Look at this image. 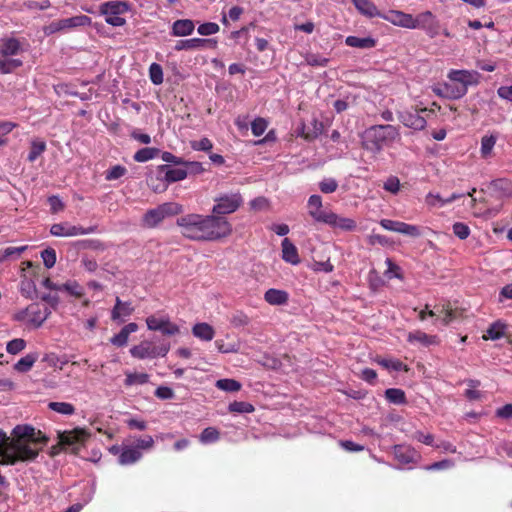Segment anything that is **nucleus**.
I'll list each match as a JSON object with an SVG mask.
<instances>
[{
    "mask_svg": "<svg viewBox=\"0 0 512 512\" xmlns=\"http://www.w3.org/2000/svg\"><path fill=\"white\" fill-rule=\"evenodd\" d=\"M496 144V137L494 136H484L481 139V154L484 158L489 156L492 152V149L494 148Z\"/></svg>",
    "mask_w": 512,
    "mask_h": 512,
    "instance_id": "nucleus-53",
    "label": "nucleus"
},
{
    "mask_svg": "<svg viewBox=\"0 0 512 512\" xmlns=\"http://www.w3.org/2000/svg\"><path fill=\"white\" fill-rule=\"evenodd\" d=\"M399 137L398 129L393 125H374L365 132L363 147L372 152H380L385 145Z\"/></svg>",
    "mask_w": 512,
    "mask_h": 512,
    "instance_id": "nucleus-4",
    "label": "nucleus"
},
{
    "mask_svg": "<svg viewBox=\"0 0 512 512\" xmlns=\"http://www.w3.org/2000/svg\"><path fill=\"white\" fill-rule=\"evenodd\" d=\"M160 172V176L164 177V179L168 182V185L182 181L188 176V170H185L184 168H173L168 164L160 165Z\"/></svg>",
    "mask_w": 512,
    "mask_h": 512,
    "instance_id": "nucleus-18",
    "label": "nucleus"
},
{
    "mask_svg": "<svg viewBox=\"0 0 512 512\" xmlns=\"http://www.w3.org/2000/svg\"><path fill=\"white\" fill-rule=\"evenodd\" d=\"M334 229H340L342 231H354L357 227L356 222L347 217H341L334 212H331L329 221L326 223Z\"/></svg>",
    "mask_w": 512,
    "mask_h": 512,
    "instance_id": "nucleus-21",
    "label": "nucleus"
},
{
    "mask_svg": "<svg viewBox=\"0 0 512 512\" xmlns=\"http://www.w3.org/2000/svg\"><path fill=\"white\" fill-rule=\"evenodd\" d=\"M319 188L322 193L329 194L333 193L338 188V183L333 178H327L319 183Z\"/></svg>",
    "mask_w": 512,
    "mask_h": 512,
    "instance_id": "nucleus-61",
    "label": "nucleus"
},
{
    "mask_svg": "<svg viewBox=\"0 0 512 512\" xmlns=\"http://www.w3.org/2000/svg\"><path fill=\"white\" fill-rule=\"evenodd\" d=\"M195 30V23L190 19H178L173 22L170 34L174 37L191 35Z\"/></svg>",
    "mask_w": 512,
    "mask_h": 512,
    "instance_id": "nucleus-20",
    "label": "nucleus"
},
{
    "mask_svg": "<svg viewBox=\"0 0 512 512\" xmlns=\"http://www.w3.org/2000/svg\"><path fill=\"white\" fill-rule=\"evenodd\" d=\"M62 291L68 292L70 295L80 298L84 295L83 288L76 282H67L62 284Z\"/></svg>",
    "mask_w": 512,
    "mask_h": 512,
    "instance_id": "nucleus-55",
    "label": "nucleus"
},
{
    "mask_svg": "<svg viewBox=\"0 0 512 512\" xmlns=\"http://www.w3.org/2000/svg\"><path fill=\"white\" fill-rule=\"evenodd\" d=\"M48 407L62 415H72L75 413V407L68 402H49Z\"/></svg>",
    "mask_w": 512,
    "mask_h": 512,
    "instance_id": "nucleus-43",
    "label": "nucleus"
},
{
    "mask_svg": "<svg viewBox=\"0 0 512 512\" xmlns=\"http://www.w3.org/2000/svg\"><path fill=\"white\" fill-rule=\"evenodd\" d=\"M49 438L29 425H17L8 436L0 429V466L36 459Z\"/></svg>",
    "mask_w": 512,
    "mask_h": 512,
    "instance_id": "nucleus-1",
    "label": "nucleus"
},
{
    "mask_svg": "<svg viewBox=\"0 0 512 512\" xmlns=\"http://www.w3.org/2000/svg\"><path fill=\"white\" fill-rule=\"evenodd\" d=\"M22 265L24 267H22L21 281L19 286L20 293L26 299L33 300L37 298V288L34 280L25 273V267L32 268L34 265L31 261H24Z\"/></svg>",
    "mask_w": 512,
    "mask_h": 512,
    "instance_id": "nucleus-13",
    "label": "nucleus"
},
{
    "mask_svg": "<svg viewBox=\"0 0 512 512\" xmlns=\"http://www.w3.org/2000/svg\"><path fill=\"white\" fill-rule=\"evenodd\" d=\"M158 331L164 336H174L180 333V328L176 323L172 322L170 318H165L164 324Z\"/></svg>",
    "mask_w": 512,
    "mask_h": 512,
    "instance_id": "nucleus-52",
    "label": "nucleus"
},
{
    "mask_svg": "<svg viewBox=\"0 0 512 512\" xmlns=\"http://www.w3.org/2000/svg\"><path fill=\"white\" fill-rule=\"evenodd\" d=\"M192 334L203 341H211L214 338V328L205 322L197 323L192 328Z\"/></svg>",
    "mask_w": 512,
    "mask_h": 512,
    "instance_id": "nucleus-32",
    "label": "nucleus"
},
{
    "mask_svg": "<svg viewBox=\"0 0 512 512\" xmlns=\"http://www.w3.org/2000/svg\"><path fill=\"white\" fill-rule=\"evenodd\" d=\"M489 189L495 193V196L498 199L512 197V183L505 178L491 181Z\"/></svg>",
    "mask_w": 512,
    "mask_h": 512,
    "instance_id": "nucleus-19",
    "label": "nucleus"
},
{
    "mask_svg": "<svg viewBox=\"0 0 512 512\" xmlns=\"http://www.w3.org/2000/svg\"><path fill=\"white\" fill-rule=\"evenodd\" d=\"M435 309H437V316L444 326H448L453 321L462 318L464 312L461 308L453 307L450 302L436 305Z\"/></svg>",
    "mask_w": 512,
    "mask_h": 512,
    "instance_id": "nucleus-14",
    "label": "nucleus"
},
{
    "mask_svg": "<svg viewBox=\"0 0 512 512\" xmlns=\"http://www.w3.org/2000/svg\"><path fill=\"white\" fill-rule=\"evenodd\" d=\"M154 395L161 400H170L175 397L173 389L168 386H159L155 390Z\"/></svg>",
    "mask_w": 512,
    "mask_h": 512,
    "instance_id": "nucleus-64",
    "label": "nucleus"
},
{
    "mask_svg": "<svg viewBox=\"0 0 512 512\" xmlns=\"http://www.w3.org/2000/svg\"><path fill=\"white\" fill-rule=\"evenodd\" d=\"M37 361V356L35 354H27L22 357L20 360L16 362L14 365L15 370L21 373L28 372Z\"/></svg>",
    "mask_w": 512,
    "mask_h": 512,
    "instance_id": "nucleus-38",
    "label": "nucleus"
},
{
    "mask_svg": "<svg viewBox=\"0 0 512 512\" xmlns=\"http://www.w3.org/2000/svg\"><path fill=\"white\" fill-rule=\"evenodd\" d=\"M158 208L162 212L164 218L168 216L178 215L179 213L182 212V206L174 202L163 203L159 205Z\"/></svg>",
    "mask_w": 512,
    "mask_h": 512,
    "instance_id": "nucleus-46",
    "label": "nucleus"
},
{
    "mask_svg": "<svg viewBox=\"0 0 512 512\" xmlns=\"http://www.w3.org/2000/svg\"><path fill=\"white\" fill-rule=\"evenodd\" d=\"M51 310L46 306H41L38 303H32L25 309L17 311L13 315V319L19 322L27 321L35 328H39L46 319L50 316Z\"/></svg>",
    "mask_w": 512,
    "mask_h": 512,
    "instance_id": "nucleus-6",
    "label": "nucleus"
},
{
    "mask_svg": "<svg viewBox=\"0 0 512 512\" xmlns=\"http://www.w3.org/2000/svg\"><path fill=\"white\" fill-rule=\"evenodd\" d=\"M345 44L353 48L370 49L376 46L377 41L376 39L370 36L364 38H360L357 36H348L345 39Z\"/></svg>",
    "mask_w": 512,
    "mask_h": 512,
    "instance_id": "nucleus-31",
    "label": "nucleus"
},
{
    "mask_svg": "<svg viewBox=\"0 0 512 512\" xmlns=\"http://www.w3.org/2000/svg\"><path fill=\"white\" fill-rule=\"evenodd\" d=\"M216 387L226 392H237L241 389L242 385L235 379H220L216 381Z\"/></svg>",
    "mask_w": 512,
    "mask_h": 512,
    "instance_id": "nucleus-40",
    "label": "nucleus"
},
{
    "mask_svg": "<svg viewBox=\"0 0 512 512\" xmlns=\"http://www.w3.org/2000/svg\"><path fill=\"white\" fill-rule=\"evenodd\" d=\"M453 233L461 240H465L470 235V228L467 224L456 222L452 226Z\"/></svg>",
    "mask_w": 512,
    "mask_h": 512,
    "instance_id": "nucleus-60",
    "label": "nucleus"
},
{
    "mask_svg": "<svg viewBox=\"0 0 512 512\" xmlns=\"http://www.w3.org/2000/svg\"><path fill=\"white\" fill-rule=\"evenodd\" d=\"M21 51V44L16 38H5L1 40L0 53L11 58Z\"/></svg>",
    "mask_w": 512,
    "mask_h": 512,
    "instance_id": "nucleus-29",
    "label": "nucleus"
},
{
    "mask_svg": "<svg viewBox=\"0 0 512 512\" xmlns=\"http://www.w3.org/2000/svg\"><path fill=\"white\" fill-rule=\"evenodd\" d=\"M386 399L393 404H405L406 403V395L402 389L399 388H389L385 391Z\"/></svg>",
    "mask_w": 512,
    "mask_h": 512,
    "instance_id": "nucleus-39",
    "label": "nucleus"
},
{
    "mask_svg": "<svg viewBox=\"0 0 512 512\" xmlns=\"http://www.w3.org/2000/svg\"><path fill=\"white\" fill-rule=\"evenodd\" d=\"M383 189L392 193L397 194L400 191V181L396 176H390L383 184Z\"/></svg>",
    "mask_w": 512,
    "mask_h": 512,
    "instance_id": "nucleus-63",
    "label": "nucleus"
},
{
    "mask_svg": "<svg viewBox=\"0 0 512 512\" xmlns=\"http://www.w3.org/2000/svg\"><path fill=\"white\" fill-rule=\"evenodd\" d=\"M313 129L306 128L305 126L302 129V137L308 141H312L316 139L323 130V125L317 119H313Z\"/></svg>",
    "mask_w": 512,
    "mask_h": 512,
    "instance_id": "nucleus-41",
    "label": "nucleus"
},
{
    "mask_svg": "<svg viewBox=\"0 0 512 512\" xmlns=\"http://www.w3.org/2000/svg\"><path fill=\"white\" fill-rule=\"evenodd\" d=\"M412 15L398 11V10H389L387 13H382L380 18L390 22L395 26H399L402 28L410 29L412 24Z\"/></svg>",
    "mask_w": 512,
    "mask_h": 512,
    "instance_id": "nucleus-16",
    "label": "nucleus"
},
{
    "mask_svg": "<svg viewBox=\"0 0 512 512\" xmlns=\"http://www.w3.org/2000/svg\"><path fill=\"white\" fill-rule=\"evenodd\" d=\"M165 318H169V316H159L157 314L148 316L146 318L147 328L151 331H158L164 324Z\"/></svg>",
    "mask_w": 512,
    "mask_h": 512,
    "instance_id": "nucleus-50",
    "label": "nucleus"
},
{
    "mask_svg": "<svg viewBox=\"0 0 512 512\" xmlns=\"http://www.w3.org/2000/svg\"><path fill=\"white\" fill-rule=\"evenodd\" d=\"M149 77L153 84L160 85L163 83V70L161 65L152 63L149 67Z\"/></svg>",
    "mask_w": 512,
    "mask_h": 512,
    "instance_id": "nucleus-48",
    "label": "nucleus"
},
{
    "mask_svg": "<svg viewBox=\"0 0 512 512\" xmlns=\"http://www.w3.org/2000/svg\"><path fill=\"white\" fill-rule=\"evenodd\" d=\"M267 126L268 122L264 118L258 117L254 119L251 123L252 134L256 137L261 136L267 129Z\"/></svg>",
    "mask_w": 512,
    "mask_h": 512,
    "instance_id": "nucleus-57",
    "label": "nucleus"
},
{
    "mask_svg": "<svg viewBox=\"0 0 512 512\" xmlns=\"http://www.w3.org/2000/svg\"><path fill=\"white\" fill-rule=\"evenodd\" d=\"M149 381V375L147 373H126L125 385L132 386L135 384H146Z\"/></svg>",
    "mask_w": 512,
    "mask_h": 512,
    "instance_id": "nucleus-44",
    "label": "nucleus"
},
{
    "mask_svg": "<svg viewBox=\"0 0 512 512\" xmlns=\"http://www.w3.org/2000/svg\"><path fill=\"white\" fill-rule=\"evenodd\" d=\"M41 258L46 268H52L56 263V251L53 248L44 249Z\"/></svg>",
    "mask_w": 512,
    "mask_h": 512,
    "instance_id": "nucleus-58",
    "label": "nucleus"
},
{
    "mask_svg": "<svg viewBox=\"0 0 512 512\" xmlns=\"http://www.w3.org/2000/svg\"><path fill=\"white\" fill-rule=\"evenodd\" d=\"M131 8V4L128 1L123 0H112L102 3L99 6V12L105 16L107 24L120 27L126 24V20L123 17Z\"/></svg>",
    "mask_w": 512,
    "mask_h": 512,
    "instance_id": "nucleus-5",
    "label": "nucleus"
},
{
    "mask_svg": "<svg viewBox=\"0 0 512 512\" xmlns=\"http://www.w3.org/2000/svg\"><path fill=\"white\" fill-rule=\"evenodd\" d=\"M220 438L219 431L214 427L205 428L200 435V440L203 443L216 442Z\"/></svg>",
    "mask_w": 512,
    "mask_h": 512,
    "instance_id": "nucleus-51",
    "label": "nucleus"
},
{
    "mask_svg": "<svg viewBox=\"0 0 512 512\" xmlns=\"http://www.w3.org/2000/svg\"><path fill=\"white\" fill-rule=\"evenodd\" d=\"M448 82L433 88V92L442 98L457 100L465 96L469 86H476L481 75L475 70L451 69L447 74Z\"/></svg>",
    "mask_w": 512,
    "mask_h": 512,
    "instance_id": "nucleus-3",
    "label": "nucleus"
},
{
    "mask_svg": "<svg viewBox=\"0 0 512 512\" xmlns=\"http://www.w3.org/2000/svg\"><path fill=\"white\" fill-rule=\"evenodd\" d=\"M213 206V216L222 217V215L231 214L239 209L243 204V198L240 193L223 194L215 199Z\"/></svg>",
    "mask_w": 512,
    "mask_h": 512,
    "instance_id": "nucleus-8",
    "label": "nucleus"
},
{
    "mask_svg": "<svg viewBox=\"0 0 512 512\" xmlns=\"http://www.w3.org/2000/svg\"><path fill=\"white\" fill-rule=\"evenodd\" d=\"M62 30H71L77 27L89 26L91 18L86 15H77L70 18L60 19Z\"/></svg>",
    "mask_w": 512,
    "mask_h": 512,
    "instance_id": "nucleus-28",
    "label": "nucleus"
},
{
    "mask_svg": "<svg viewBox=\"0 0 512 512\" xmlns=\"http://www.w3.org/2000/svg\"><path fill=\"white\" fill-rule=\"evenodd\" d=\"M504 336H510L509 326L502 320L493 322L483 334L484 340H498Z\"/></svg>",
    "mask_w": 512,
    "mask_h": 512,
    "instance_id": "nucleus-17",
    "label": "nucleus"
},
{
    "mask_svg": "<svg viewBox=\"0 0 512 512\" xmlns=\"http://www.w3.org/2000/svg\"><path fill=\"white\" fill-rule=\"evenodd\" d=\"M354 4L357 11L368 17V18H374V17H381L382 12L378 10L376 5L371 0H351Z\"/></svg>",
    "mask_w": 512,
    "mask_h": 512,
    "instance_id": "nucleus-24",
    "label": "nucleus"
},
{
    "mask_svg": "<svg viewBox=\"0 0 512 512\" xmlns=\"http://www.w3.org/2000/svg\"><path fill=\"white\" fill-rule=\"evenodd\" d=\"M181 234L194 241H217L232 233L231 223L224 217L187 214L177 219Z\"/></svg>",
    "mask_w": 512,
    "mask_h": 512,
    "instance_id": "nucleus-2",
    "label": "nucleus"
},
{
    "mask_svg": "<svg viewBox=\"0 0 512 512\" xmlns=\"http://www.w3.org/2000/svg\"><path fill=\"white\" fill-rule=\"evenodd\" d=\"M398 233L408 235L411 237H419L421 235L420 229L416 225H411L405 222L401 223L400 229H398Z\"/></svg>",
    "mask_w": 512,
    "mask_h": 512,
    "instance_id": "nucleus-62",
    "label": "nucleus"
},
{
    "mask_svg": "<svg viewBox=\"0 0 512 512\" xmlns=\"http://www.w3.org/2000/svg\"><path fill=\"white\" fill-rule=\"evenodd\" d=\"M407 340L409 342H420L421 344L425 346H429L436 343V336L428 335L425 332H422L420 330L410 332L408 334Z\"/></svg>",
    "mask_w": 512,
    "mask_h": 512,
    "instance_id": "nucleus-36",
    "label": "nucleus"
},
{
    "mask_svg": "<svg viewBox=\"0 0 512 512\" xmlns=\"http://www.w3.org/2000/svg\"><path fill=\"white\" fill-rule=\"evenodd\" d=\"M434 19L435 16L431 11L419 13L416 17H412L413 25H411L410 29H422L425 31Z\"/></svg>",
    "mask_w": 512,
    "mask_h": 512,
    "instance_id": "nucleus-33",
    "label": "nucleus"
},
{
    "mask_svg": "<svg viewBox=\"0 0 512 512\" xmlns=\"http://www.w3.org/2000/svg\"><path fill=\"white\" fill-rule=\"evenodd\" d=\"M165 218L158 207L148 210L144 215V223L150 228L156 227Z\"/></svg>",
    "mask_w": 512,
    "mask_h": 512,
    "instance_id": "nucleus-37",
    "label": "nucleus"
},
{
    "mask_svg": "<svg viewBox=\"0 0 512 512\" xmlns=\"http://www.w3.org/2000/svg\"><path fill=\"white\" fill-rule=\"evenodd\" d=\"M142 458V452L133 445H123L118 462L121 465H131Z\"/></svg>",
    "mask_w": 512,
    "mask_h": 512,
    "instance_id": "nucleus-22",
    "label": "nucleus"
},
{
    "mask_svg": "<svg viewBox=\"0 0 512 512\" xmlns=\"http://www.w3.org/2000/svg\"><path fill=\"white\" fill-rule=\"evenodd\" d=\"M281 246L282 258L285 262L292 265H297L300 263L301 260L298 254V249L288 238L283 239Z\"/></svg>",
    "mask_w": 512,
    "mask_h": 512,
    "instance_id": "nucleus-25",
    "label": "nucleus"
},
{
    "mask_svg": "<svg viewBox=\"0 0 512 512\" xmlns=\"http://www.w3.org/2000/svg\"><path fill=\"white\" fill-rule=\"evenodd\" d=\"M127 172V169L122 165H115L105 172V179L112 181L121 178Z\"/></svg>",
    "mask_w": 512,
    "mask_h": 512,
    "instance_id": "nucleus-54",
    "label": "nucleus"
},
{
    "mask_svg": "<svg viewBox=\"0 0 512 512\" xmlns=\"http://www.w3.org/2000/svg\"><path fill=\"white\" fill-rule=\"evenodd\" d=\"M160 153V150L155 147H146L139 149L133 156L134 161L143 163L154 159Z\"/></svg>",
    "mask_w": 512,
    "mask_h": 512,
    "instance_id": "nucleus-35",
    "label": "nucleus"
},
{
    "mask_svg": "<svg viewBox=\"0 0 512 512\" xmlns=\"http://www.w3.org/2000/svg\"><path fill=\"white\" fill-rule=\"evenodd\" d=\"M23 62L19 59L9 58L0 53V73L9 74L21 67Z\"/></svg>",
    "mask_w": 512,
    "mask_h": 512,
    "instance_id": "nucleus-34",
    "label": "nucleus"
},
{
    "mask_svg": "<svg viewBox=\"0 0 512 512\" xmlns=\"http://www.w3.org/2000/svg\"><path fill=\"white\" fill-rule=\"evenodd\" d=\"M309 215L319 223L326 224L329 221L331 210L323 209L322 198L319 195H311L307 203Z\"/></svg>",
    "mask_w": 512,
    "mask_h": 512,
    "instance_id": "nucleus-11",
    "label": "nucleus"
},
{
    "mask_svg": "<svg viewBox=\"0 0 512 512\" xmlns=\"http://www.w3.org/2000/svg\"><path fill=\"white\" fill-rule=\"evenodd\" d=\"M393 455L401 465L416 464L421 459L420 453L408 445H395Z\"/></svg>",
    "mask_w": 512,
    "mask_h": 512,
    "instance_id": "nucleus-12",
    "label": "nucleus"
},
{
    "mask_svg": "<svg viewBox=\"0 0 512 512\" xmlns=\"http://www.w3.org/2000/svg\"><path fill=\"white\" fill-rule=\"evenodd\" d=\"M97 231V226L84 228L82 226L72 225L68 222L55 223L50 228V233L56 237H72L78 235H87Z\"/></svg>",
    "mask_w": 512,
    "mask_h": 512,
    "instance_id": "nucleus-9",
    "label": "nucleus"
},
{
    "mask_svg": "<svg viewBox=\"0 0 512 512\" xmlns=\"http://www.w3.org/2000/svg\"><path fill=\"white\" fill-rule=\"evenodd\" d=\"M46 150L44 141L33 140L30 145V151L27 156L29 162H34Z\"/></svg>",
    "mask_w": 512,
    "mask_h": 512,
    "instance_id": "nucleus-42",
    "label": "nucleus"
},
{
    "mask_svg": "<svg viewBox=\"0 0 512 512\" xmlns=\"http://www.w3.org/2000/svg\"><path fill=\"white\" fill-rule=\"evenodd\" d=\"M465 194L453 193L450 197L444 199L439 194L428 193L425 198V202L431 207H443L446 204L452 203L453 201L460 199Z\"/></svg>",
    "mask_w": 512,
    "mask_h": 512,
    "instance_id": "nucleus-30",
    "label": "nucleus"
},
{
    "mask_svg": "<svg viewBox=\"0 0 512 512\" xmlns=\"http://www.w3.org/2000/svg\"><path fill=\"white\" fill-rule=\"evenodd\" d=\"M400 121L406 127L412 128L414 130H422L425 128L427 122L424 117L419 115L417 112L415 113H402L399 117Z\"/></svg>",
    "mask_w": 512,
    "mask_h": 512,
    "instance_id": "nucleus-26",
    "label": "nucleus"
},
{
    "mask_svg": "<svg viewBox=\"0 0 512 512\" xmlns=\"http://www.w3.org/2000/svg\"><path fill=\"white\" fill-rule=\"evenodd\" d=\"M17 126V124L10 121L0 122V146H5L8 143V134Z\"/></svg>",
    "mask_w": 512,
    "mask_h": 512,
    "instance_id": "nucleus-49",
    "label": "nucleus"
},
{
    "mask_svg": "<svg viewBox=\"0 0 512 512\" xmlns=\"http://www.w3.org/2000/svg\"><path fill=\"white\" fill-rule=\"evenodd\" d=\"M25 347H26L25 340L21 339V338H16L7 343L6 351L9 354L15 355V354L21 352L22 350H24Z\"/></svg>",
    "mask_w": 512,
    "mask_h": 512,
    "instance_id": "nucleus-56",
    "label": "nucleus"
},
{
    "mask_svg": "<svg viewBox=\"0 0 512 512\" xmlns=\"http://www.w3.org/2000/svg\"><path fill=\"white\" fill-rule=\"evenodd\" d=\"M170 350V344L161 342L159 345L151 341H142L130 349V354L137 359L165 357Z\"/></svg>",
    "mask_w": 512,
    "mask_h": 512,
    "instance_id": "nucleus-7",
    "label": "nucleus"
},
{
    "mask_svg": "<svg viewBox=\"0 0 512 512\" xmlns=\"http://www.w3.org/2000/svg\"><path fill=\"white\" fill-rule=\"evenodd\" d=\"M220 27L217 23L214 22H206L198 26L197 32L202 36H209L216 34L219 31Z\"/></svg>",
    "mask_w": 512,
    "mask_h": 512,
    "instance_id": "nucleus-59",
    "label": "nucleus"
},
{
    "mask_svg": "<svg viewBox=\"0 0 512 512\" xmlns=\"http://www.w3.org/2000/svg\"><path fill=\"white\" fill-rule=\"evenodd\" d=\"M87 434L84 430L76 428L71 431L58 432L60 445L63 447H71L73 452H77L85 441Z\"/></svg>",
    "mask_w": 512,
    "mask_h": 512,
    "instance_id": "nucleus-10",
    "label": "nucleus"
},
{
    "mask_svg": "<svg viewBox=\"0 0 512 512\" xmlns=\"http://www.w3.org/2000/svg\"><path fill=\"white\" fill-rule=\"evenodd\" d=\"M27 246L21 247H7L5 249L0 250V262H3L11 257H19L25 250Z\"/></svg>",
    "mask_w": 512,
    "mask_h": 512,
    "instance_id": "nucleus-47",
    "label": "nucleus"
},
{
    "mask_svg": "<svg viewBox=\"0 0 512 512\" xmlns=\"http://www.w3.org/2000/svg\"><path fill=\"white\" fill-rule=\"evenodd\" d=\"M228 410L232 413H252L255 408L249 402L234 401L229 404Z\"/></svg>",
    "mask_w": 512,
    "mask_h": 512,
    "instance_id": "nucleus-45",
    "label": "nucleus"
},
{
    "mask_svg": "<svg viewBox=\"0 0 512 512\" xmlns=\"http://www.w3.org/2000/svg\"><path fill=\"white\" fill-rule=\"evenodd\" d=\"M217 41L215 39L191 38L186 40H179L174 47L175 51L182 50H198L206 47L216 48Z\"/></svg>",
    "mask_w": 512,
    "mask_h": 512,
    "instance_id": "nucleus-15",
    "label": "nucleus"
},
{
    "mask_svg": "<svg viewBox=\"0 0 512 512\" xmlns=\"http://www.w3.org/2000/svg\"><path fill=\"white\" fill-rule=\"evenodd\" d=\"M160 174H161V172H160V165H159L147 177V185L155 193L165 192L169 186L168 182L164 179V177L160 176Z\"/></svg>",
    "mask_w": 512,
    "mask_h": 512,
    "instance_id": "nucleus-23",
    "label": "nucleus"
},
{
    "mask_svg": "<svg viewBox=\"0 0 512 512\" xmlns=\"http://www.w3.org/2000/svg\"><path fill=\"white\" fill-rule=\"evenodd\" d=\"M264 300L273 306L285 305L289 300V294L284 290L270 288L264 293Z\"/></svg>",
    "mask_w": 512,
    "mask_h": 512,
    "instance_id": "nucleus-27",
    "label": "nucleus"
}]
</instances>
